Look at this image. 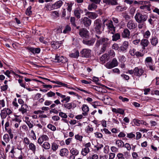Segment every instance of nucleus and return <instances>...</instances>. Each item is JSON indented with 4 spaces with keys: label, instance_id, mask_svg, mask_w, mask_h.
Masks as SVG:
<instances>
[{
    "label": "nucleus",
    "instance_id": "54",
    "mask_svg": "<svg viewBox=\"0 0 159 159\" xmlns=\"http://www.w3.org/2000/svg\"><path fill=\"white\" fill-rule=\"evenodd\" d=\"M59 116L61 117L66 118L67 117V115L63 112H60L59 113Z\"/></svg>",
    "mask_w": 159,
    "mask_h": 159
},
{
    "label": "nucleus",
    "instance_id": "46",
    "mask_svg": "<svg viewBox=\"0 0 159 159\" xmlns=\"http://www.w3.org/2000/svg\"><path fill=\"white\" fill-rule=\"evenodd\" d=\"M52 149L54 151H55L58 148V145L55 143H53L52 145Z\"/></svg>",
    "mask_w": 159,
    "mask_h": 159
},
{
    "label": "nucleus",
    "instance_id": "47",
    "mask_svg": "<svg viewBox=\"0 0 159 159\" xmlns=\"http://www.w3.org/2000/svg\"><path fill=\"white\" fill-rule=\"evenodd\" d=\"M47 127L52 131H55L56 129V127L51 124H48L47 126Z\"/></svg>",
    "mask_w": 159,
    "mask_h": 159
},
{
    "label": "nucleus",
    "instance_id": "1",
    "mask_svg": "<svg viewBox=\"0 0 159 159\" xmlns=\"http://www.w3.org/2000/svg\"><path fill=\"white\" fill-rule=\"evenodd\" d=\"M96 37L97 38L95 46L99 47L100 44H102V46L100 52L101 53H103L106 51L107 48L108 47L109 44L108 40L109 39L107 38H101L97 34H96Z\"/></svg>",
    "mask_w": 159,
    "mask_h": 159
},
{
    "label": "nucleus",
    "instance_id": "50",
    "mask_svg": "<svg viewBox=\"0 0 159 159\" xmlns=\"http://www.w3.org/2000/svg\"><path fill=\"white\" fill-rule=\"evenodd\" d=\"M116 9L117 11H121L125 10L126 9L125 7H122L120 6H118L116 7Z\"/></svg>",
    "mask_w": 159,
    "mask_h": 159
},
{
    "label": "nucleus",
    "instance_id": "12",
    "mask_svg": "<svg viewBox=\"0 0 159 159\" xmlns=\"http://www.w3.org/2000/svg\"><path fill=\"white\" fill-rule=\"evenodd\" d=\"M54 61L56 62H62L64 63L66 61V60L64 58L63 56H58L57 55L55 56Z\"/></svg>",
    "mask_w": 159,
    "mask_h": 159
},
{
    "label": "nucleus",
    "instance_id": "53",
    "mask_svg": "<svg viewBox=\"0 0 159 159\" xmlns=\"http://www.w3.org/2000/svg\"><path fill=\"white\" fill-rule=\"evenodd\" d=\"M46 94L48 97H51L54 96L55 95V93L52 91H50L48 93Z\"/></svg>",
    "mask_w": 159,
    "mask_h": 159
},
{
    "label": "nucleus",
    "instance_id": "30",
    "mask_svg": "<svg viewBox=\"0 0 159 159\" xmlns=\"http://www.w3.org/2000/svg\"><path fill=\"white\" fill-rule=\"evenodd\" d=\"M120 39V35L119 33H116L112 36V40L116 41Z\"/></svg>",
    "mask_w": 159,
    "mask_h": 159
},
{
    "label": "nucleus",
    "instance_id": "37",
    "mask_svg": "<svg viewBox=\"0 0 159 159\" xmlns=\"http://www.w3.org/2000/svg\"><path fill=\"white\" fill-rule=\"evenodd\" d=\"M42 146L45 149L48 150L50 148V145L48 142H46L44 143Z\"/></svg>",
    "mask_w": 159,
    "mask_h": 159
},
{
    "label": "nucleus",
    "instance_id": "9",
    "mask_svg": "<svg viewBox=\"0 0 159 159\" xmlns=\"http://www.w3.org/2000/svg\"><path fill=\"white\" fill-rule=\"evenodd\" d=\"M137 24L133 20H129L127 23V28L130 30H133L137 27Z\"/></svg>",
    "mask_w": 159,
    "mask_h": 159
},
{
    "label": "nucleus",
    "instance_id": "42",
    "mask_svg": "<svg viewBox=\"0 0 159 159\" xmlns=\"http://www.w3.org/2000/svg\"><path fill=\"white\" fill-rule=\"evenodd\" d=\"M136 50L134 48H131L129 50V53L130 55L132 56L135 55L136 54Z\"/></svg>",
    "mask_w": 159,
    "mask_h": 159
},
{
    "label": "nucleus",
    "instance_id": "2",
    "mask_svg": "<svg viewBox=\"0 0 159 159\" xmlns=\"http://www.w3.org/2000/svg\"><path fill=\"white\" fill-rule=\"evenodd\" d=\"M148 18L147 15L142 14L139 12H137L134 16L136 21L139 23H144L147 20Z\"/></svg>",
    "mask_w": 159,
    "mask_h": 159
},
{
    "label": "nucleus",
    "instance_id": "14",
    "mask_svg": "<svg viewBox=\"0 0 159 159\" xmlns=\"http://www.w3.org/2000/svg\"><path fill=\"white\" fill-rule=\"evenodd\" d=\"M85 15L88 16L89 18L92 19H94L98 16V15L95 13L89 11L87 12Z\"/></svg>",
    "mask_w": 159,
    "mask_h": 159
},
{
    "label": "nucleus",
    "instance_id": "48",
    "mask_svg": "<svg viewBox=\"0 0 159 159\" xmlns=\"http://www.w3.org/2000/svg\"><path fill=\"white\" fill-rule=\"evenodd\" d=\"M144 55V53H141L139 51H137L135 56H136L137 57H139L143 56Z\"/></svg>",
    "mask_w": 159,
    "mask_h": 159
},
{
    "label": "nucleus",
    "instance_id": "56",
    "mask_svg": "<svg viewBox=\"0 0 159 159\" xmlns=\"http://www.w3.org/2000/svg\"><path fill=\"white\" fill-rule=\"evenodd\" d=\"M148 67L149 68V69L153 71L155 70V67L153 65V63L146 66Z\"/></svg>",
    "mask_w": 159,
    "mask_h": 159
},
{
    "label": "nucleus",
    "instance_id": "5",
    "mask_svg": "<svg viewBox=\"0 0 159 159\" xmlns=\"http://www.w3.org/2000/svg\"><path fill=\"white\" fill-rule=\"evenodd\" d=\"M89 38H87L83 39V43L88 46H93L95 42V39L94 38H91L89 39Z\"/></svg>",
    "mask_w": 159,
    "mask_h": 159
},
{
    "label": "nucleus",
    "instance_id": "62",
    "mask_svg": "<svg viewBox=\"0 0 159 159\" xmlns=\"http://www.w3.org/2000/svg\"><path fill=\"white\" fill-rule=\"evenodd\" d=\"M150 35V33L149 30H147L145 32L144 36L146 38H148Z\"/></svg>",
    "mask_w": 159,
    "mask_h": 159
},
{
    "label": "nucleus",
    "instance_id": "17",
    "mask_svg": "<svg viewBox=\"0 0 159 159\" xmlns=\"http://www.w3.org/2000/svg\"><path fill=\"white\" fill-rule=\"evenodd\" d=\"M83 13V10L79 8L75 9L74 11V14L75 16L78 18L79 19L80 17V14Z\"/></svg>",
    "mask_w": 159,
    "mask_h": 159
},
{
    "label": "nucleus",
    "instance_id": "25",
    "mask_svg": "<svg viewBox=\"0 0 159 159\" xmlns=\"http://www.w3.org/2000/svg\"><path fill=\"white\" fill-rule=\"evenodd\" d=\"M63 2L62 1L59 0L56 2L54 4H53V7L54 9H57L59 8L63 4Z\"/></svg>",
    "mask_w": 159,
    "mask_h": 159
},
{
    "label": "nucleus",
    "instance_id": "63",
    "mask_svg": "<svg viewBox=\"0 0 159 159\" xmlns=\"http://www.w3.org/2000/svg\"><path fill=\"white\" fill-rule=\"evenodd\" d=\"M3 139L6 141H8L9 140V137L7 134H5L3 136Z\"/></svg>",
    "mask_w": 159,
    "mask_h": 159
},
{
    "label": "nucleus",
    "instance_id": "21",
    "mask_svg": "<svg viewBox=\"0 0 159 159\" xmlns=\"http://www.w3.org/2000/svg\"><path fill=\"white\" fill-rule=\"evenodd\" d=\"M28 107L27 105L26 104H23L22 105L21 108L19 109V111H21V113L24 114L26 113L27 111V109Z\"/></svg>",
    "mask_w": 159,
    "mask_h": 159
},
{
    "label": "nucleus",
    "instance_id": "57",
    "mask_svg": "<svg viewBox=\"0 0 159 159\" xmlns=\"http://www.w3.org/2000/svg\"><path fill=\"white\" fill-rule=\"evenodd\" d=\"M52 16L56 17H57L59 16L58 12L57 11H54L52 12Z\"/></svg>",
    "mask_w": 159,
    "mask_h": 159
},
{
    "label": "nucleus",
    "instance_id": "39",
    "mask_svg": "<svg viewBox=\"0 0 159 159\" xmlns=\"http://www.w3.org/2000/svg\"><path fill=\"white\" fill-rule=\"evenodd\" d=\"M45 8H46V10L47 11H51L54 8L53 7V5H51L49 3H48L45 6Z\"/></svg>",
    "mask_w": 159,
    "mask_h": 159
},
{
    "label": "nucleus",
    "instance_id": "55",
    "mask_svg": "<svg viewBox=\"0 0 159 159\" xmlns=\"http://www.w3.org/2000/svg\"><path fill=\"white\" fill-rule=\"evenodd\" d=\"M119 98L120 100H121L122 101L124 102H128L129 101V99L128 98H123V97L121 96H119Z\"/></svg>",
    "mask_w": 159,
    "mask_h": 159
},
{
    "label": "nucleus",
    "instance_id": "45",
    "mask_svg": "<svg viewBox=\"0 0 159 159\" xmlns=\"http://www.w3.org/2000/svg\"><path fill=\"white\" fill-rule=\"evenodd\" d=\"M75 17H71L70 18V23H71L72 25L73 26H74V27H75L76 26V23H75Z\"/></svg>",
    "mask_w": 159,
    "mask_h": 159
},
{
    "label": "nucleus",
    "instance_id": "28",
    "mask_svg": "<svg viewBox=\"0 0 159 159\" xmlns=\"http://www.w3.org/2000/svg\"><path fill=\"white\" fill-rule=\"evenodd\" d=\"M52 47L54 49H57L59 48L60 44L57 42H53L51 43Z\"/></svg>",
    "mask_w": 159,
    "mask_h": 159
},
{
    "label": "nucleus",
    "instance_id": "35",
    "mask_svg": "<svg viewBox=\"0 0 159 159\" xmlns=\"http://www.w3.org/2000/svg\"><path fill=\"white\" fill-rule=\"evenodd\" d=\"M0 115L2 119H5L6 117L8 115L6 113L5 109L4 108L1 110Z\"/></svg>",
    "mask_w": 159,
    "mask_h": 159
},
{
    "label": "nucleus",
    "instance_id": "31",
    "mask_svg": "<svg viewBox=\"0 0 159 159\" xmlns=\"http://www.w3.org/2000/svg\"><path fill=\"white\" fill-rule=\"evenodd\" d=\"M97 6L96 4L92 3L91 4L89 5L88 7V9L89 11H92L93 9H96L97 8Z\"/></svg>",
    "mask_w": 159,
    "mask_h": 159
},
{
    "label": "nucleus",
    "instance_id": "60",
    "mask_svg": "<svg viewBox=\"0 0 159 159\" xmlns=\"http://www.w3.org/2000/svg\"><path fill=\"white\" fill-rule=\"evenodd\" d=\"M112 48L113 49H114L115 50H118L119 48L118 45L117 43H114L112 45Z\"/></svg>",
    "mask_w": 159,
    "mask_h": 159
},
{
    "label": "nucleus",
    "instance_id": "40",
    "mask_svg": "<svg viewBox=\"0 0 159 159\" xmlns=\"http://www.w3.org/2000/svg\"><path fill=\"white\" fill-rule=\"evenodd\" d=\"M64 107L69 110L72 107V104L70 103H67L64 104Z\"/></svg>",
    "mask_w": 159,
    "mask_h": 159
},
{
    "label": "nucleus",
    "instance_id": "43",
    "mask_svg": "<svg viewBox=\"0 0 159 159\" xmlns=\"http://www.w3.org/2000/svg\"><path fill=\"white\" fill-rule=\"evenodd\" d=\"M62 98L63 99L61 100V102H65V103H68L70 101V96H67L66 97H66Z\"/></svg>",
    "mask_w": 159,
    "mask_h": 159
},
{
    "label": "nucleus",
    "instance_id": "15",
    "mask_svg": "<svg viewBox=\"0 0 159 159\" xmlns=\"http://www.w3.org/2000/svg\"><path fill=\"white\" fill-rule=\"evenodd\" d=\"M151 3L149 4L148 3L147 4H145L144 5L141 6L140 7V8L146 11H151Z\"/></svg>",
    "mask_w": 159,
    "mask_h": 159
},
{
    "label": "nucleus",
    "instance_id": "52",
    "mask_svg": "<svg viewBox=\"0 0 159 159\" xmlns=\"http://www.w3.org/2000/svg\"><path fill=\"white\" fill-rule=\"evenodd\" d=\"M124 146L127 149V150L129 151H130L131 149V147L129 143H125V144H124Z\"/></svg>",
    "mask_w": 159,
    "mask_h": 159
},
{
    "label": "nucleus",
    "instance_id": "34",
    "mask_svg": "<svg viewBox=\"0 0 159 159\" xmlns=\"http://www.w3.org/2000/svg\"><path fill=\"white\" fill-rule=\"evenodd\" d=\"M29 149L31 150L34 153L36 151V147L35 145L33 143H30L29 146Z\"/></svg>",
    "mask_w": 159,
    "mask_h": 159
},
{
    "label": "nucleus",
    "instance_id": "20",
    "mask_svg": "<svg viewBox=\"0 0 159 159\" xmlns=\"http://www.w3.org/2000/svg\"><path fill=\"white\" fill-rule=\"evenodd\" d=\"M156 17L153 14H151L149 16V18L148 19V21L150 25L153 26L154 25L155 20L154 19L156 18Z\"/></svg>",
    "mask_w": 159,
    "mask_h": 159
},
{
    "label": "nucleus",
    "instance_id": "64",
    "mask_svg": "<svg viewBox=\"0 0 159 159\" xmlns=\"http://www.w3.org/2000/svg\"><path fill=\"white\" fill-rule=\"evenodd\" d=\"M117 156L118 157V159H125V158L122 153H119L117 154Z\"/></svg>",
    "mask_w": 159,
    "mask_h": 159
},
{
    "label": "nucleus",
    "instance_id": "29",
    "mask_svg": "<svg viewBox=\"0 0 159 159\" xmlns=\"http://www.w3.org/2000/svg\"><path fill=\"white\" fill-rule=\"evenodd\" d=\"M116 144L118 148H122L124 147V144L123 142L120 140H117L116 142Z\"/></svg>",
    "mask_w": 159,
    "mask_h": 159
},
{
    "label": "nucleus",
    "instance_id": "27",
    "mask_svg": "<svg viewBox=\"0 0 159 159\" xmlns=\"http://www.w3.org/2000/svg\"><path fill=\"white\" fill-rule=\"evenodd\" d=\"M108 54H104L100 57V60L102 63H105L106 61L108 60Z\"/></svg>",
    "mask_w": 159,
    "mask_h": 159
},
{
    "label": "nucleus",
    "instance_id": "13",
    "mask_svg": "<svg viewBox=\"0 0 159 159\" xmlns=\"http://www.w3.org/2000/svg\"><path fill=\"white\" fill-rule=\"evenodd\" d=\"M48 137L46 135H43L40 137L38 139V143L41 145L44 141H46L48 139Z\"/></svg>",
    "mask_w": 159,
    "mask_h": 159
},
{
    "label": "nucleus",
    "instance_id": "7",
    "mask_svg": "<svg viewBox=\"0 0 159 159\" xmlns=\"http://www.w3.org/2000/svg\"><path fill=\"white\" fill-rule=\"evenodd\" d=\"M91 51V50L89 49H83L80 52V56L84 57H89L90 56Z\"/></svg>",
    "mask_w": 159,
    "mask_h": 159
},
{
    "label": "nucleus",
    "instance_id": "61",
    "mask_svg": "<svg viewBox=\"0 0 159 159\" xmlns=\"http://www.w3.org/2000/svg\"><path fill=\"white\" fill-rule=\"evenodd\" d=\"M127 137L129 138H132L135 137V135L133 133H131L127 134Z\"/></svg>",
    "mask_w": 159,
    "mask_h": 159
},
{
    "label": "nucleus",
    "instance_id": "6",
    "mask_svg": "<svg viewBox=\"0 0 159 159\" xmlns=\"http://www.w3.org/2000/svg\"><path fill=\"white\" fill-rule=\"evenodd\" d=\"M79 34L83 39L89 38V32L86 29L83 28L80 30Z\"/></svg>",
    "mask_w": 159,
    "mask_h": 159
},
{
    "label": "nucleus",
    "instance_id": "26",
    "mask_svg": "<svg viewBox=\"0 0 159 159\" xmlns=\"http://www.w3.org/2000/svg\"><path fill=\"white\" fill-rule=\"evenodd\" d=\"M107 25L109 30L113 31V32L112 31L111 32L113 34L115 32V27L113 25V22L111 21H110Z\"/></svg>",
    "mask_w": 159,
    "mask_h": 159
},
{
    "label": "nucleus",
    "instance_id": "44",
    "mask_svg": "<svg viewBox=\"0 0 159 159\" xmlns=\"http://www.w3.org/2000/svg\"><path fill=\"white\" fill-rule=\"evenodd\" d=\"M141 43L144 47H147L149 43L147 39H143L141 41Z\"/></svg>",
    "mask_w": 159,
    "mask_h": 159
},
{
    "label": "nucleus",
    "instance_id": "24",
    "mask_svg": "<svg viewBox=\"0 0 159 159\" xmlns=\"http://www.w3.org/2000/svg\"><path fill=\"white\" fill-rule=\"evenodd\" d=\"M157 2L159 3V0H149V1H139L138 2V3L140 5H144L145 4H147L148 3H150V2Z\"/></svg>",
    "mask_w": 159,
    "mask_h": 159
},
{
    "label": "nucleus",
    "instance_id": "36",
    "mask_svg": "<svg viewBox=\"0 0 159 159\" xmlns=\"http://www.w3.org/2000/svg\"><path fill=\"white\" fill-rule=\"evenodd\" d=\"M145 63L146 66L152 63V58L151 57H147L145 60Z\"/></svg>",
    "mask_w": 159,
    "mask_h": 159
},
{
    "label": "nucleus",
    "instance_id": "16",
    "mask_svg": "<svg viewBox=\"0 0 159 159\" xmlns=\"http://www.w3.org/2000/svg\"><path fill=\"white\" fill-rule=\"evenodd\" d=\"M82 109L83 111L84 112L82 113L83 116H86L87 115L88 112L89 111V107L87 105L83 104L82 107Z\"/></svg>",
    "mask_w": 159,
    "mask_h": 159
},
{
    "label": "nucleus",
    "instance_id": "19",
    "mask_svg": "<svg viewBox=\"0 0 159 159\" xmlns=\"http://www.w3.org/2000/svg\"><path fill=\"white\" fill-rule=\"evenodd\" d=\"M68 153V150L66 148H63L60 150L59 154L61 157H66Z\"/></svg>",
    "mask_w": 159,
    "mask_h": 159
},
{
    "label": "nucleus",
    "instance_id": "8",
    "mask_svg": "<svg viewBox=\"0 0 159 159\" xmlns=\"http://www.w3.org/2000/svg\"><path fill=\"white\" fill-rule=\"evenodd\" d=\"M91 20L86 17L81 18V22L86 27L89 26L91 24Z\"/></svg>",
    "mask_w": 159,
    "mask_h": 159
},
{
    "label": "nucleus",
    "instance_id": "51",
    "mask_svg": "<svg viewBox=\"0 0 159 159\" xmlns=\"http://www.w3.org/2000/svg\"><path fill=\"white\" fill-rule=\"evenodd\" d=\"M67 10L69 11V12H70L72 10V7L73 5V4L71 3L70 4L68 3L67 4Z\"/></svg>",
    "mask_w": 159,
    "mask_h": 159
},
{
    "label": "nucleus",
    "instance_id": "10",
    "mask_svg": "<svg viewBox=\"0 0 159 159\" xmlns=\"http://www.w3.org/2000/svg\"><path fill=\"white\" fill-rule=\"evenodd\" d=\"M134 75L138 77L141 76L144 72L142 68L136 67L134 69Z\"/></svg>",
    "mask_w": 159,
    "mask_h": 159
},
{
    "label": "nucleus",
    "instance_id": "23",
    "mask_svg": "<svg viewBox=\"0 0 159 159\" xmlns=\"http://www.w3.org/2000/svg\"><path fill=\"white\" fill-rule=\"evenodd\" d=\"M150 40L152 45L153 46H156L158 42V38L155 36L152 37Z\"/></svg>",
    "mask_w": 159,
    "mask_h": 159
},
{
    "label": "nucleus",
    "instance_id": "11",
    "mask_svg": "<svg viewBox=\"0 0 159 159\" xmlns=\"http://www.w3.org/2000/svg\"><path fill=\"white\" fill-rule=\"evenodd\" d=\"M129 46V42L128 41H124L119 48V50L123 52H126Z\"/></svg>",
    "mask_w": 159,
    "mask_h": 159
},
{
    "label": "nucleus",
    "instance_id": "22",
    "mask_svg": "<svg viewBox=\"0 0 159 159\" xmlns=\"http://www.w3.org/2000/svg\"><path fill=\"white\" fill-rule=\"evenodd\" d=\"M103 2L106 4H111L112 5L118 4L117 0H103Z\"/></svg>",
    "mask_w": 159,
    "mask_h": 159
},
{
    "label": "nucleus",
    "instance_id": "59",
    "mask_svg": "<svg viewBox=\"0 0 159 159\" xmlns=\"http://www.w3.org/2000/svg\"><path fill=\"white\" fill-rule=\"evenodd\" d=\"M23 142L25 144L28 145L30 143V141L27 137H25L24 139Z\"/></svg>",
    "mask_w": 159,
    "mask_h": 159
},
{
    "label": "nucleus",
    "instance_id": "32",
    "mask_svg": "<svg viewBox=\"0 0 159 159\" xmlns=\"http://www.w3.org/2000/svg\"><path fill=\"white\" fill-rule=\"evenodd\" d=\"M70 152L72 155L74 156H77L79 153V151L76 148H72L70 150Z\"/></svg>",
    "mask_w": 159,
    "mask_h": 159
},
{
    "label": "nucleus",
    "instance_id": "38",
    "mask_svg": "<svg viewBox=\"0 0 159 159\" xmlns=\"http://www.w3.org/2000/svg\"><path fill=\"white\" fill-rule=\"evenodd\" d=\"M70 57L77 58L79 56V53L78 50H76L75 52L72 53L69 55Z\"/></svg>",
    "mask_w": 159,
    "mask_h": 159
},
{
    "label": "nucleus",
    "instance_id": "49",
    "mask_svg": "<svg viewBox=\"0 0 159 159\" xmlns=\"http://www.w3.org/2000/svg\"><path fill=\"white\" fill-rule=\"evenodd\" d=\"M31 6L29 7L26 10L25 13L27 15L29 16L32 13V11H31Z\"/></svg>",
    "mask_w": 159,
    "mask_h": 159
},
{
    "label": "nucleus",
    "instance_id": "41",
    "mask_svg": "<svg viewBox=\"0 0 159 159\" xmlns=\"http://www.w3.org/2000/svg\"><path fill=\"white\" fill-rule=\"evenodd\" d=\"M71 30V28L70 26L68 25H67L63 31V33L66 34L69 33Z\"/></svg>",
    "mask_w": 159,
    "mask_h": 159
},
{
    "label": "nucleus",
    "instance_id": "33",
    "mask_svg": "<svg viewBox=\"0 0 159 159\" xmlns=\"http://www.w3.org/2000/svg\"><path fill=\"white\" fill-rule=\"evenodd\" d=\"M89 149L88 148H83L81 151V154L84 156H85L89 152Z\"/></svg>",
    "mask_w": 159,
    "mask_h": 159
},
{
    "label": "nucleus",
    "instance_id": "18",
    "mask_svg": "<svg viewBox=\"0 0 159 159\" xmlns=\"http://www.w3.org/2000/svg\"><path fill=\"white\" fill-rule=\"evenodd\" d=\"M130 35V31L127 29H125L122 34V36L125 38H129Z\"/></svg>",
    "mask_w": 159,
    "mask_h": 159
},
{
    "label": "nucleus",
    "instance_id": "4",
    "mask_svg": "<svg viewBox=\"0 0 159 159\" xmlns=\"http://www.w3.org/2000/svg\"><path fill=\"white\" fill-rule=\"evenodd\" d=\"M118 64L117 59L116 58L113 59L111 61H109L107 63L105 66L107 69H111L114 67L117 66Z\"/></svg>",
    "mask_w": 159,
    "mask_h": 159
},
{
    "label": "nucleus",
    "instance_id": "3",
    "mask_svg": "<svg viewBox=\"0 0 159 159\" xmlns=\"http://www.w3.org/2000/svg\"><path fill=\"white\" fill-rule=\"evenodd\" d=\"M102 21L99 19H97L94 21V30L98 35L102 33Z\"/></svg>",
    "mask_w": 159,
    "mask_h": 159
},
{
    "label": "nucleus",
    "instance_id": "58",
    "mask_svg": "<svg viewBox=\"0 0 159 159\" xmlns=\"http://www.w3.org/2000/svg\"><path fill=\"white\" fill-rule=\"evenodd\" d=\"M109 55L112 57H114L115 55L114 51L113 50H110L108 52Z\"/></svg>",
    "mask_w": 159,
    "mask_h": 159
}]
</instances>
